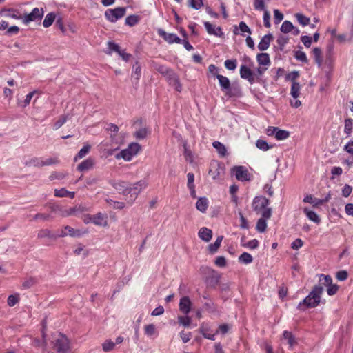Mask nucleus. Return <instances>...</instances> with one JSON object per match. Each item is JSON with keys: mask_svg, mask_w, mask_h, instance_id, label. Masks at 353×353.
<instances>
[{"mask_svg": "<svg viewBox=\"0 0 353 353\" xmlns=\"http://www.w3.org/2000/svg\"><path fill=\"white\" fill-rule=\"evenodd\" d=\"M168 81L169 84L171 85L172 86H173L177 92H181L182 85L180 83L179 78L176 75V74H175L174 75L173 79H170Z\"/></svg>", "mask_w": 353, "mask_h": 353, "instance_id": "nucleus-27", "label": "nucleus"}, {"mask_svg": "<svg viewBox=\"0 0 353 353\" xmlns=\"http://www.w3.org/2000/svg\"><path fill=\"white\" fill-rule=\"evenodd\" d=\"M52 347L57 353H71L69 339L65 335L59 333L53 336Z\"/></svg>", "mask_w": 353, "mask_h": 353, "instance_id": "nucleus-3", "label": "nucleus"}, {"mask_svg": "<svg viewBox=\"0 0 353 353\" xmlns=\"http://www.w3.org/2000/svg\"><path fill=\"white\" fill-rule=\"evenodd\" d=\"M119 156L125 161H130L133 157L128 149L123 150L120 152Z\"/></svg>", "mask_w": 353, "mask_h": 353, "instance_id": "nucleus-62", "label": "nucleus"}, {"mask_svg": "<svg viewBox=\"0 0 353 353\" xmlns=\"http://www.w3.org/2000/svg\"><path fill=\"white\" fill-rule=\"evenodd\" d=\"M293 29L294 26L290 21H285L281 26V31L283 33H288Z\"/></svg>", "mask_w": 353, "mask_h": 353, "instance_id": "nucleus-39", "label": "nucleus"}, {"mask_svg": "<svg viewBox=\"0 0 353 353\" xmlns=\"http://www.w3.org/2000/svg\"><path fill=\"white\" fill-rule=\"evenodd\" d=\"M225 67L230 70H234L236 68V60L228 59L225 61Z\"/></svg>", "mask_w": 353, "mask_h": 353, "instance_id": "nucleus-59", "label": "nucleus"}, {"mask_svg": "<svg viewBox=\"0 0 353 353\" xmlns=\"http://www.w3.org/2000/svg\"><path fill=\"white\" fill-rule=\"evenodd\" d=\"M240 76L242 79H247L250 83H252L254 81L252 70L245 65L241 66Z\"/></svg>", "mask_w": 353, "mask_h": 353, "instance_id": "nucleus-15", "label": "nucleus"}, {"mask_svg": "<svg viewBox=\"0 0 353 353\" xmlns=\"http://www.w3.org/2000/svg\"><path fill=\"white\" fill-rule=\"evenodd\" d=\"M148 185V183L145 180H140L132 185V186L129 187L128 189V195L129 199L128 203L130 205H132V203L135 201L139 194L145 189Z\"/></svg>", "mask_w": 353, "mask_h": 353, "instance_id": "nucleus-4", "label": "nucleus"}, {"mask_svg": "<svg viewBox=\"0 0 353 353\" xmlns=\"http://www.w3.org/2000/svg\"><path fill=\"white\" fill-rule=\"evenodd\" d=\"M108 50L106 52V53L109 54H110L113 51L118 52L120 50L119 46L112 41H109L108 43Z\"/></svg>", "mask_w": 353, "mask_h": 353, "instance_id": "nucleus-54", "label": "nucleus"}, {"mask_svg": "<svg viewBox=\"0 0 353 353\" xmlns=\"http://www.w3.org/2000/svg\"><path fill=\"white\" fill-rule=\"evenodd\" d=\"M148 130L146 128H141L134 133V136L138 139H143L147 137Z\"/></svg>", "mask_w": 353, "mask_h": 353, "instance_id": "nucleus-57", "label": "nucleus"}, {"mask_svg": "<svg viewBox=\"0 0 353 353\" xmlns=\"http://www.w3.org/2000/svg\"><path fill=\"white\" fill-rule=\"evenodd\" d=\"M253 258L252 255L248 252H243L239 257V262L245 264H249L252 262Z\"/></svg>", "mask_w": 353, "mask_h": 353, "instance_id": "nucleus-36", "label": "nucleus"}, {"mask_svg": "<svg viewBox=\"0 0 353 353\" xmlns=\"http://www.w3.org/2000/svg\"><path fill=\"white\" fill-rule=\"evenodd\" d=\"M314 61L319 68H321L323 63L322 51L320 48L316 47L312 50Z\"/></svg>", "mask_w": 353, "mask_h": 353, "instance_id": "nucleus-20", "label": "nucleus"}, {"mask_svg": "<svg viewBox=\"0 0 353 353\" xmlns=\"http://www.w3.org/2000/svg\"><path fill=\"white\" fill-rule=\"evenodd\" d=\"M139 19V18L137 15H130L125 19V24L129 26H133L138 23Z\"/></svg>", "mask_w": 353, "mask_h": 353, "instance_id": "nucleus-45", "label": "nucleus"}, {"mask_svg": "<svg viewBox=\"0 0 353 353\" xmlns=\"http://www.w3.org/2000/svg\"><path fill=\"white\" fill-rule=\"evenodd\" d=\"M239 215L240 217V228L242 229H248L249 228V223L247 221V219L244 217L241 212H239Z\"/></svg>", "mask_w": 353, "mask_h": 353, "instance_id": "nucleus-60", "label": "nucleus"}, {"mask_svg": "<svg viewBox=\"0 0 353 353\" xmlns=\"http://www.w3.org/2000/svg\"><path fill=\"white\" fill-rule=\"evenodd\" d=\"M80 209L79 208H72L68 210H62L59 206H55L52 208V210L54 212H58L59 214L62 216H69L72 214H75L77 211Z\"/></svg>", "mask_w": 353, "mask_h": 353, "instance_id": "nucleus-18", "label": "nucleus"}, {"mask_svg": "<svg viewBox=\"0 0 353 353\" xmlns=\"http://www.w3.org/2000/svg\"><path fill=\"white\" fill-rule=\"evenodd\" d=\"M294 57L297 60H299L303 63H307L308 60H307V56H306L305 53L303 51H301V50L296 51Z\"/></svg>", "mask_w": 353, "mask_h": 353, "instance_id": "nucleus-53", "label": "nucleus"}, {"mask_svg": "<svg viewBox=\"0 0 353 353\" xmlns=\"http://www.w3.org/2000/svg\"><path fill=\"white\" fill-rule=\"evenodd\" d=\"M332 279L329 275L321 274L319 279V284L317 285H322L324 288L325 286H329L332 284Z\"/></svg>", "mask_w": 353, "mask_h": 353, "instance_id": "nucleus-32", "label": "nucleus"}, {"mask_svg": "<svg viewBox=\"0 0 353 353\" xmlns=\"http://www.w3.org/2000/svg\"><path fill=\"white\" fill-rule=\"evenodd\" d=\"M290 137V132L288 131L284 130H280L278 128L276 134L275 138L277 140H285L288 139Z\"/></svg>", "mask_w": 353, "mask_h": 353, "instance_id": "nucleus-40", "label": "nucleus"}, {"mask_svg": "<svg viewBox=\"0 0 353 353\" xmlns=\"http://www.w3.org/2000/svg\"><path fill=\"white\" fill-rule=\"evenodd\" d=\"M274 23H279L283 19V14L277 9L274 10Z\"/></svg>", "mask_w": 353, "mask_h": 353, "instance_id": "nucleus-64", "label": "nucleus"}, {"mask_svg": "<svg viewBox=\"0 0 353 353\" xmlns=\"http://www.w3.org/2000/svg\"><path fill=\"white\" fill-rule=\"evenodd\" d=\"M90 220L95 225L99 226H107V215L101 212H99L95 215L90 216Z\"/></svg>", "mask_w": 353, "mask_h": 353, "instance_id": "nucleus-11", "label": "nucleus"}, {"mask_svg": "<svg viewBox=\"0 0 353 353\" xmlns=\"http://www.w3.org/2000/svg\"><path fill=\"white\" fill-rule=\"evenodd\" d=\"M232 170L237 180L241 181H247L250 180L249 172L245 167L235 166Z\"/></svg>", "mask_w": 353, "mask_h": 353, "instance_id": "nucleus-7", "label": "nucleus"}, {"mask_svg": "<svg viewBox=\"0 0 353 353\" xmlns=\"http://www.w3.org/2000/svg\"><path fill=\"white\" fill-rule=\"evenodd\" d=\"M303 212L304 213L306 214L307 217L312 221L316 223H319L320 221H321V219L319 218V216L317 215V214L312 211V210H310L307 208H305L303 209Z\"/></svg>", "mask_w": 353, "mask_h": 353, "instance_id": "nucleus-25", "label": "nucleus"}, {"mask_svg": "<svg viewBox=\"0 0 353 353\" xmlns=\"http://www.w3.org/2000/svg\"><path fill=\"white\" fill-rule=\"evenodd\" d=\"M38 238H54V236L51 233L50 230L48 229H43L39 230L37 235Z\"/></svg>", "mask_w": 353, "mask_h": 353, "instance_id": "nucleus-51", "label": "nucleus"}, {"mask_svg": "<svg viewBox=\"0 0 353 353\" xmlns=\"http://www.w3.org/2000/svg\"><path fill=\"white\" fill-rule=\"evenodd\" d=\"M208 207V199L205 197H201L198 199L196 203V208L201 212H205Z\"/></svg>", "mask_w": 353, "mask_h": 353, "instance_id": "nucleus-24", "label": "nucleus"}, {"mask_svg": "<svg viewBox=\"0 0 353 353\" xmlns=\"http://www.w3.org/2000/svg\"><path fill=\"white\" fill-rule=\"evenodd\" d=\"M144 330L146 335L152 336L155 333V326L153 324L145 325Z\"/></svg>", "mask_w": 353, "mask_h": 353, "instance_id": "nucleus-63", "label": "nucleus"}, {"mask_svg": "<svg viewBox=\"0 0 353 353\" xmlns=\"http://www.w3.org/2000/svg\"><path fill=\"white\" fill-rule=\"evenodd\" d=\"M94 165L93 159L89 158L81 162L79 165H78L77 169L78 170L83 172L88 170L92 168Z\"/></svg>", "mask_w": 353, "mask_h": 353, "instance_id": "nucleus-23", "label": "nucleus"}, {"mask_svg": "<svg viewBox=\"0 0 353 353\" xmlns=\"http://www.w3.org/2000/svg\"><path fill=\"white\" fill-rule=\"evenodd\" d=\"M19 301V294L10 295L8 298L7 302L10 307H13Z\"/></svg>", "mask_w": 353, "mask_h": 353, "instance_id": "nucleus-55", "label": "nucleus"}, {"mask_svg": "<svg viewBox=\"0 0 353 353\" xmlns=\"http://www.w3.org/2000/svg\"><path fill=\"white\" fill-rule=\"evenodd\" d=\"M69 114H64L60 117V118L55 122L54 125V129L58 130L68 120Z\"/></svg>", "mask_w": 353, "mask_h": 353, "instance_id": "nucleus-42", "label": "nucleus"}, {"mask_svg": "<svg viewBox=\"0 0 353 353\" xmlns=\"http://www.w3.org/2000/svg\"><path fill=\"white\" fill-rule=\"evenodd\" d=\"M221 167L216 163H212L210 165V169L209 170V174L212 176L214 179H216L220 175V170Z\"/></svg>", "mask_w": 353, "mask_h": 353, "instance_id": "nucleus-29", "label": "nucleus"}, {"mask_svg": "<svg viewBox=\"0 0 353 353\" xmlns=\"http://www.w3.org/2000/svg\"><path fill=\"white\" fill-rule=\"evenodd\" d=\"M221 90L226 92L229 97H233L234 94L232 92L230 81L229 79L221 74H216Z\"/></svg>", "mask_w": 353, "mask_h": 353, "instance_id": "nucleus-8", "label": "nucleus"}, {"mask_svg": "<svg viewBox=\"0 0 353 353\" xmlns=\"http://www.w3.org/2000/svg\"><path fill=\"white\" fill-rule=\"evenodd\" d=\"M299 77V72L298 71L294 70L288 73L285 77V79L287 81H292V83H298L296 80Z\"/></svg>", "mask_w": 353, "mask_h": 353, "instance_id": "nucleus-50", "label": "nucleus"}, {"mask_svg": "<svg viewBox=\"0 0 353 353\" xmlns=\"http://www.w3.org/2000/svg\"><path fill=\"white\" fill-rule=\"evenodd\" d=\"M179 306L180 311L183 314L187 315L191 310L192 302L190 301V299L187 296H183L180 299Z\"/></svg>", "mask_w": 353, "mask_h": 353, "instance_id": "nucleus-12", "label": "nucleus"}, {"mask_svg": "<svg viewBox=\"0 0 353 353\" xmlns=\"http://www.w3.org/2000/svg\"><path fill=\"white\" fill-rule=\"evenodd\" d=\"M283 336L285 339L288 341V343L289 344L290 347L291 349L295 344H296V341L292 332L288 331H284L283 333Z\"/></svg>", "mask_w": 353, "mask_h": 353, "instance_id": "nucleus-31", "label": "nucleus"}, {"mask_svg": "<svg viewBox=\"0 0 353 353\" xmlns=\"http://www.w3.org/2000/svg\"><path fill=\"white\" fill-rule=\"evenodd\" d=\"M256 146L263 151H267L270 148H272V146H270L267 141L263 139H258L256 142Z\"/></svg>", "mask_w": 353, "mask_h": 353, "instance_id": "nucleus-41", "label": "nucleus"}, {"mask_svg": "<svg viewBox=\"0 0 353 353\" xmlns=\"http://www.w3.org/2000/svg\"><path fill=\"white\" fill-rule=\"evenodd\" d=\"M199 236L203 241L208 242L212 237V231L207 228H201L199 232Z\"/></svg>", "mask_w": 353, "mask_h": 353, "instance_id": "nucleus-19", "label": "nucleus"}, {"mask_svg": "<svg viewBox=\"0 0 353 353\" xmlns=\"http://www.w3.org/2000/svg\"><path fill=\"white\" fill-rule=\"evenodd\" d=\"M59 163V160L56 157H50L46 159H43V166L51 165L54 164H57Z\"/></svg>", "mask_w": 353, "mask_h": 353, "instance_id": "nucleus-61", "label": "nucleus"}, {"mask_svg": "<svg viewBox=\"0 0 353 353\" xmlns=\"http://www.w3.org/2000/svg\"><path fill=\"white\" fill-rule=\"evenodd\" d=\"M114 346L115 343L108 340L105 341L102 345L103 350L106 352L113 350Z\"/></svg>", "mask_w": 353, "mask_h": 353, "instance_id": "nucleus-56", "label": "nucleus"}, {"mask_svg": "<svg viewBox=\"0 0 353 353\" xmlns=\"http://www.w3.org/2000/svg\"><path fill=\"white\" fill-rule=\"evenodd\" d=\"M223 239V236H219L217 237L216 240L214 243H211L208 245V250L210 253L213 254L217 251L221 245V243Z\"/></svg>", "mask_w": 353, "mask_h": 353, "instance_id": "nucleus-30", "label": "nucleus"}, {"mask_svg": "<svg viewBox=\"0 0 353 353\" xmlns=\"http://www.w3.org/2000/svg\"><path fill=\"white\" fill-rule=\"evenodd\" d=\"M130 152L133 155H136L139 151L141 149V146L137 143H132L129 145L128 148H127Z\"/></svg>", "mask_w": 353, "mask_h": 353, "instance_id": "nucleus-48", "label": "nucleus"}, {"mask_svg": "<svg viewBox=\"0 0 353 353\" xmlns=\"http://www.w3.org/2000/svg\"><path fill=\"white\" fill-rule=\"evenodd\" d=\"M213 147L216 150L221 157H224L227 154L225 146L219 141H214L212 143Z\"/></svg>", "mask_w": 353, "mask_h": 353, "instance_id": "nucleus-26", "label": "nucleus"}, {"mask_svg": "<svg viewBox=\"0 0 353 353\" xmlns=\"http://www.w3.org/2000/svg\"><path fill=\"white\" fill-rule=\"evenodd\" d=\"M203 6V0H188V6L195 10L200 9Z\"/></svg>", "mask_w": 353, "mask_h": 353, "instance_id": "nucleus-46", "label": "nucleus"}, {"mask_svg": "<svg viewBox=\"0 0 353 353\" xmlns=\"http://www.w3.org/2000/svg\"><path fill=\"white\" fill-rule=\"evenodd\" d=\"M64 230L67 232H64L63 230H62L61 233L59 235V236L64 237L69 235L72 237H79L85 233L79 230H74V228L68 225L65 226Z\"/></svg>", "mask_w": 353, "mask_h": 353, "instance_id": "nucleus-14", "label": "nucleus"}, {"mask_svg": "<svg viewBox=\"0 0 353 353\" xmlns=\"http://www.w3.org/2000/svg\"><path fill=\"white\" fill-rule=\"evenodd\" d=\"M256 60L259 65H269L270 64V57L268 53H259L256 56Z\"/></svg>", "mask_w": 353, "mask_h": 353, "instance_id": "nucleus-21", "label": "nucleus"}, {"mask_svg": "<svg viewBox=\"0 0 353 353\" xmlns=\"http://www.w3.org/2000/svg\"><path fill=\"white\" fill-rule=\"evenodd\" d=\"M112 185L119 193L123 195H128L129 186L128 183L125 181H118L112 183Z\"/></svg>", "mask_w": 353, "mask_h": 353, "instance_id": "nucleus-16", "label": "nucleus"}, {"mask_svg": "<svg viewBox=\"0 0 353 353\" xmlns=\"http://www.w3.org/2000/svg\"><path fill=\"white\" fill-rule=\"evenodd\" d=\"M204 26L209 34L214 35L219 37L223 36V33L221 27H216L208 21L204 22Z\"/></svg>", "mask_w": 353, "mask_h": 353, "instance_id": "nucleus-13", "label": "nucleus"}, {"mask_svg": "<svg viewBox=\"0 0 353 353\" xmlns=\"http://www.w3.org/2000/svg\"><path fill=\"white\" fill-rule=\"evenodd\" d=\"M268 219H265L264 217H261L259 219L256 223V228L259 232H263L265 231L267 228L266 220Z\"/></svg>", "mask_w": 353, "mask_h": 353, "instance_id": "nucleus-37", "label": "nucleus"}, {"mask_svg": "<svg viewBox=\"0 0 353 353\" xmlns=\"http://www.w3.org/2000/svg\"><path fill=\"white\" fill-rule=\"evenodd\" d=\"M141 76V66L138 62H136L133 65V72L132 73V78L138 81Z\"/></svg>", "mask_w": 353, "mask_h": 353, "instance_id": "nucleus-43", "label": "nucleus"}, {"mask_svg": "<svg viewBox=\"0 0 353 353\" xmlns=\"http://www.w3.org/2000/svg\"><path fill=\"white\" fill-rule=\"evenodd\" d=\"M54 19H55V14L52 12L48 13L46 16V17L43 20V26L46 28L50 26L52 24V23L54 22Z\"/></svg>", "mask_w": 353, "mask_h": 353, "instance_id": "nucleus-38", "label": "nucleus"}, {"mask_svg": "<svg viewBox=\"0 0 353 353\" xmlns=\"http://www.w3.org/2000/svg\"><path fill=\"white\" fill-rule=\"evenodd\" d=\"M126 9L123 7H118L114 9H108L105 12V18L110 22H116L125 14Z\"/></svg>", "mask_w": 353, "mask_h": 353, "instance_id": "nucleus-5", "label": "nucleus"}, {"mask_svg": "<svg viewBox=\"0 0 353 353\" xmlns=\"http://www.w3.org/2000/svg\"><path fill=\"white\" fill-rule=\"evenodd\" d=\"M294 16L297 19L298 22L299 23V24L301 25L302 26H305L310 24V18L305 16L304 14L301 13H296L295 14Z\"/></svg>", "mask_w": 353, "mask_h": 353, "instance_id": "nucleus-33", "label": "nucleus"}, {"mask_svg": "<svg viewBox=\"0 0 353 353\" xmlns=\"http://www.w3.org/2000/svg\"><path fill=\"white\" fill-rule=\"evenodd\" d=\"M107 202L114 209L122 210L125 208V204L123 202L115 201L112 199H108Z\"/></svg>", "mask_w": 353, "mask_h": 353, "instance_id": "nucleus-47", "label": "nucleus"}, {"mask_svg": "<svg viewBox=\"0 0 353 353\" xmlns=\"http://www.w3.org/2000/svg\"><path fill=\"white\" fill-rule=\"evenodd\" d=\"M269 200L263 196H256L252 201V208L258 214H261L265 219H270L272 216V208H268Z\"/></svg>", "mask_w": 353, "mask_h": 353, "instance_id": "nucleus-2", "label": "nucleus"}, {"mask_svg": "<svg viewBox=\"0 0 353 353\" xmlns=\"http://www.w3.org/2000/svg\"><path fill=\"white\" fill-rule=\"evenodd\" d=\"M26 166L28 167H43V159L40 158H32L26 161Z\"/></svg>", "mask_w": 353, "mask_h": 353, "instance_id": "nucleus-28", "label": "nucleus"}, {"mask_svg": "<svg viewBox=\"0 0 353 353\" xmlns=\"http://www.w3.org/2000/svg\"><path fill=\"white\" fill-rule=\"evenodd\" d=\"M323 292L322 285H314L310 294L297 306V309L304 311L307 308L316 307L321 302V296Z\"/></svg>", "mask_w": 353, "mask_h": 353, "instance_id": "nucleus-1", "label": "nucleus"}, {"mask_svg": "<svg viewBox=\"0 0 353 353\" xmlns=\"http://www.w3.org/2000/svg\"><path fill=\"white\" fill-rule=\"evenodd\" d=\"M205 273L208 276L205 278V282L209 287L215 288L219 283L221 278L220 274L214 270L205 268Z\"/></svg>", "mask_w": 353, "mask_h": 353, "instance_id": "nucleus-6", "label": "nucleus"}, {"mask_svg": "<svg viewBox=\"0 0 353 353\" xmlns=\"http://www.w3.org/2000/svg\"><path fill=\"white\" fill-rule=\"evenodd\" d=\"M301 85L299 83H292L290 94L294 99H297L300 95Z\"/></svg>", "mask_w": 353, "mask_h": 353, "instance_id": "nucleus-34", "label": "nucleus"}, {"mask_svg": "<svg viewBox=\"0 0 353 353\" xmlns=\"http://www.w3.org/2000/svg\"><path fill=\"white\" fill-rule=\"evenodd\" d=\"M154 68L156 70H157L159 73H161L163 76L168 73L169 70H170V68H169L165 65L157 64V63L154 64Z\"/></svg>", "mask_w": 353, "mask_h": 353, "instance_id": "nucleus-58", "label": "nucleus"}, {"mask_svg": "<svg viewBox=\"0 0 353 353\" xmlns=\"http://www.w3.org/2000/svg\"><path fill=\"white\" fill-rule=\"evenodd\" d=\"M344 150L352 156L350 159H347L345 161V163H346L347 165L351 166L353 165V141H349L344 146Z\"/></svg>", "mask_w": 353, "mask_h": 353, "instance_id": "nucleus-22", "label": "nucleus"}, {"mask_svg": "<svg viewBox=\"0 0 353 353\" xmlns=\"http://www.w3.org/2000/svg\"><path fill=\"white\" fill-rule=\"evenodd\" d=\"M91 146L89 144H85L78 152L77 156L74 157V161L82 159L90 152Z\"/></svg>", "mask_w": 353, "mask_h": 353, "instance_id": "nucleus-35", "label": "nucleus"}, {"mask_svg": "<svg viewBox=\"0 0 353 353\" xmlns=\"http://www.w3.org/2000/svg\"><path fill=\"white\" fill-rule=\"evenodd\" d=\"M272 39L273 36L271 34L263 36L258 44L259 50L261 51L266 50L269 48L270 42Z\"/></svg>", "mask_w": 353, "mask_h": 353, "instance_id": "nucleus-17", "label": "nucleus"}, {"mask_svg": "<svg viewBox=\"0 0 353 353\" xmlns=\"http://www.w3.org/2000/svg\"><path fill=\"white\" fill-rule=\"evenodd\" d=\"M353 128V119H346L345 120V128H344V132L349 135L352 130Z\"/></svg>", "mask_w": 353, "mask_h": 353, "instance_id": "nucleus-52", "label": "nucleus"}, {"mask_svg": "<svg viewBox=\"0 0 353 353\" xmlns=\"http://www.w3.org/2000/svg\"><path fill=\"white\" fill-rule=\"evenodd\" d=\"M288 41V38L287 37H285L283 35H279L277 38L276 42L278 45L279 46V50L281 51L283 50L284 46Z\"/></svg>", "mask_w": 353, "mask_h": 353, "instance_id": "nucleus-49", "label": "nucleus"}, {"mask_svg": "<svg viewBox=\"0 0 353 353\" xmlns=\"http://www.w3.org/2000/svg\"><path fill=\"white\" fill-rule=\"evenodd\" d=\"M43 11L42 10H39L37 8H35L32 10V11L24 16L23 18V22L26 24L28 23L30 21H36L37 19H41L43 17Z\"/></svg>", "mask_w": 353, "mask_h": 353, "instance_id": "nucleus-9", "label": "nucleus"}, {"mask_svg": "<svg viewBox=\"0 0 353 353\" xmlns=\"http://www.w3.org/2000/svg\"><path fill=\"white\" fill-rule=\"evenodd\" d=\"M178 322L180 325L188 327L191 323V319L188 316H178Z\"/></svg>", "mask_w": 353, "mask_h": 353, "instance_id": "nucleus-44", "label": "nucleus"}, {"mask_svg": "<svg viewBox=\"0 0 353 353\" xmlns=\"http://www.w3.org/2000/svg\"><path fill=\"white\" fill-rule=\"evenodd\" d=\"M158 34L169 43H181L182 41V39H181L176 34L174 33H167L162 29L158 30Z\"/></svg>", "mask_w": 353, "mask_h": 353, "instance_id": "nucleus-10", "label": "nucleus"}]
</instances>
